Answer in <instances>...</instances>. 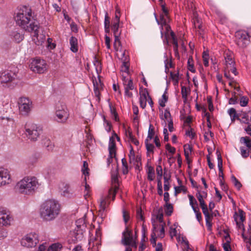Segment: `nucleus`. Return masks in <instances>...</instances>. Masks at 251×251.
<instances>
[{
	"label": "nucleus",
	"instance_id": "f257e3e1",
	"mask_svg": "<svg viewBox=\"0 0 251 251\" xmlns=\"http://www.w3.org/2000/svg\"><path fill=\"white\" fill-rule=\"evenodd\" d=\"M16 24L26 31L34 32V38H38L39 26L33 15L31 9L26 6L20 7L16 14ZM33 40L35 41V39Z\"/></svg>",
	"mask_w": 251,
	"mask_h": 251
},
{
	"label": "nucleus",
	"instance_id": "f03ea898",
	"mask_svg": "<svg viewBox=\"0 0 251 251\" xmlns=\"http://www.w3.org/2000/svg\"><path fill=\"white\" fill-rule=\"evenodd\" d=\"M60 211L58 201L50 199L46 201L41 206L40 214L43 221L50 222L54 220Z\"/></svg>",
	"mask_w": 251,
	"mask_h": 251
},
{
	"label": "nucleus",
	"instance_id": "7ed1b4c3",
	"mask_svg": "<svg viewBox=\"0 0 251 251\" xmlns=\"http://www.w3.org/2000/svg\"><path fill=\"white\" fill-rule=\"evenodd\" d=\"M39 186L37 178L35 176L25 177L16 185V189L20 194L30 195L33 194Z\"/></svg>",
	"mask_w": 251,
	"mask_h": 251
},
{
	"label": "nucleus",
	"instance_id": "20e7f679",
	"mask_svg": "<svg viewBox=\"0 0 251 251\" xmlns=\"http://www.w3.org/2000/svg\"><path fill=\"white\" fill-rule=\"evenodd\" d=\"M224 56L225 60L224 76L228 80H231L233 79V77L230 75V72L235 75H237L238 74L235 67V62L233 53L228 50H226L224 52Z\"/></svg>",
	"mask_w": 251,
	"mask_h": 251
},
{
	"label": "nucleus",
	"instance_id": "39448f33",
	"mask_svg": "<svg viewBox=\"0 0 251 251\" xmlns=\"http://www.w3.org/2000/svg\"><path fill=\"white\" fill-rule=\"evenodd\" d=\"M69 117V111L65 103L60 101L57 103L55 108L54 120L58 123L65 124Z\"/></svg>",
	"mask_w": 251,
	"mask_h": 251
},
{
	"label": "nucleus",
	"instance_id": "423d86ee",
	"mask_svg": "<svg viewBox=\"0 0 251 251\" xmlns=\"http://www.w3.org/2000/svg\"><path fill=\"white\" fill-rule=\"evenodd\" d=\"M161 10L162 13L160 14V18L158 19L157 17L156 14L155 13L154 16L155 20L158 25H161V36H163L162 30L163 29V26H164L166 30L167 33L169 31L171 32L172 31L171 29V26L168 24V23L170 21V18L169 15V11L167 8L165 7V4L161 5Z\"/></svg>",
	"mask_w": 251,
	"mask_h": 251
},
{
	"label": "nucleus",
	"instance_id": "0eeeda50",
	"mask_svg": "<svg viewBox=\"0 0 251 251\" xmlns=\"http://www.w3.org/2000/svg\"><path fill=\"white\" fill-rule=\"evenodd\" d=\"M19 113L24 116H27L30 113L32 108V101L28 98L21 97L18 102Z\"/></svg>",
	"mask_w": 251,
	"mask_h": 251
},
{
	"label": "nucleus",
	"instance_id": "6e6552de",
	"mask_svg": "<svg viewBox=\"0 0 251 251\" xmlns=\"http://www.w3.org/2000/svg\"><path fill=\"white\" fill-rule=\"evenodd\" d=\"M29 67L31 70L34 73L43 74L47 71L48 65L45 60L36 57L32 60Z\"/></svg>",
	"mask_w": 251,
	"mask_h": 251
},
{
	"label": "nucleus",
	"instance_id": "1a4fd4ad",
	"mask_svg": "<svg viewBox=\"0 0 251 251\" xmlns=\"http://www.w3.org/2000/svg\"><path fill=\"white\" fill-rule=\"evenodd\" d=\"M25 134L31 141H36L39 137L41 129L34 124H26L25 126Z\"/></svg>",
	"mask_w": 251,
	"mask_h": 251
},
{
	"label": "nucleus",
	"instance_id": "9d476101",
	"mask_svg": "<svg viewBox=\"0 0 251 251\" xmlns=\"http://www.w3.org/2000/svg\"><path fill=\"white\" fill-rule=\"evenodd\" d=\"M38 235L34 232L30 233L25 236L21 240V245L27 248H32L38 243Z\"/></svg>",
	"mask_w": 251,
	"mask_h": 251
},
{
	"label": "nucleus",
	"instance_id": "9b49d317",
	"mask_svg": "<svg viewBox=\"0 0 251 251\" xmlns=\"http://www.w3.org/2000/svg\"><path fill=\"white\" fill-rule=\"evenodd\" d=\"M236 44L241 48H245L250 43V39L248 32L245 30H239L235 33Z\"/></svg>",
	"mask_w": 251,
	"mask_h": 251
},
{
	"label": "nucleus",
	"instance_id": "f8f14e48",
	"mask_svg": "<svg viewBox=\"0 0 251 251\" xmlns=\"http://www.w3.org/2000/svg\"><path fill=\"white\" fill-rule=\"evenodd\" d=\"M122 80L125 96L128 98L132 97L133 94L130 91L135 89L137 91L136 88L133 84V80L131 78L130 76L125 75L124 74L122 75Z\"/></svg>",
	"mask_w": 251,
	"mask_h": 251
},
{
	"label": "nucleus",
	"instance_id": "ddd939ff",
	"mask_svg": "<svg viewBox=\"0 0 251 251\" xmlns=\"http://www.w3.org/2000/svg\"><path fill=\"white\" fill-rule=\"evenodd\" d=\"M13 221V216L9 210L3 208L0 209V225L10 226Z\"/></svg>",
	"mask_w": 251,
	"mask_h": 251
},
{
	"label": "nucleus",
	"instance_id": "4468645a",
	"mask_svg": "<svg viewBox=\"0 0 251 251\" xmlns=\"http://www.w3.org/2000/svg\"><path fill=\"white\" fill-rule=\"evenodd\" d=\"M12 181L9 171L3 168H0V186L11 183Z\"/></svg>",
	"mask_w": 251,
	"mask_h": 251
},
{
	"label": "nucleus",
	"instance_id": "2eb2a0df",
	"mask_svg": "<svg viewBox=\"0 0 251 251\" xmlns=\"http://www.w3.org/2000/svg\"><path fill=\"white\" fill-rule=\"evenodd\" d=\"M9 36L14 42L19 43L24 38V33L19 28H15L10 32Z\"/></svg>",
	"mask_w": 251,
	"mask_h": 251
},
{
	"label": "nucleus",
	"instance_id": "dca6fc26",
	"mask_svg": "<svg viewBox=\"0 0 251 251\" xmlns=\"http://www.w3.org/2000/svg\"><path fill=\"white\" fill-rule=\"evenodd\" d=\"M132 230L128 228L126 226L125 230L122 233V242L124 245L128 246L130 245L132 240Z\"/></svg>",
	"mask_w": 251,
	"mask_h": 251
},
{
	"label": "nucleus",
	"instance_id": "f3484780",
	"mask_svg": "<svg viewBox=\"0 0 251 251\" xmlns=\"http://www.w3.org/2000/svg\"><path fill=\"white\" fill-rule=\"evenodd\" d=\"M139 103L140 107L144 109L146 107L147 101L149 99V93L147 88H140Z\"/></svg>",
	"mask_w": 251,
	"mask_h": 251
},
{
	"label": "nucleus",
	"instance_id": "a211bd4d",
	"mask_svg": "<svg viewBox=\"0 0 251 251\" xmlns=\"http://www.w3.org/2000/svg\"><path fill=\"white\" fill-rule=\"evenodd\" d=\"M193 20L194 26L195 28L196 29V33L198 34L200 36H201V37H202L203 31L201 29V20L199 18L198 14L196 12H194L193 13Z\"/></svg>",
	"mask_w": 251,
	"mask_h": 251
},
{
	"label": "nucleus",
	"instance_id": "6ab92c4d",
	"mask_svg": "<svg viewBox=\"0 0 251 251\" xmlns=\"http://www.w3.org/2000/svg\"><path fill=\"white\" fill-rule=\"evenodd\" d=\"M111 181L112 187L109 190V195L112 194V200H114L117 191L119 190V180L117 175H112Z\"/></svg>",
	"mask_w": 251,
	"mask_h": 251
},
{
	"label": "nucleus",
	"instance_id": "aec40b11",
	"mask_svg": "<svg viewBox=\"0 0 251 251\" xmlns=\"http://www.w3.org/2000/svg\"><path fill=\"white\" fill-rule=\"evenodd\" d=\"M14 74L11 72L5 71L0 75V82L2 84H7L14 79Z\"/></svg>",
	"mask_w": 251,
	"mask_h": 251
},
{
	"label": "nucleus",
	"instance_id": "412c9836",
	"mask_svg": "<svg viewBox=\"0 0 251 251\" xmlns=\"http://www.w3.org/2000/svg\"><path fill=\"white\" fill-rule=\"evenodd\" d=\"M109 196L107 197H102L100 198V214L103 213L106 210V207L108 206L109 203ZM102 216V214H101V216Z\"/></svg>",
	"mask_w": 251,
	"mask_h": 251
},
{
	"label": "nucleus",
	"instance_id": "4be33fe9",
	"mask_svg": "<svg viewBox=\"0 0 251 251\" xmlns=\"http://www.w3.org/2000/svg\"><path fill=\"white\" fill-rule=\"evenodd\" d=\"M171 38L172 40V43L173 45V49L175 52V55L176 57H179L177 39L176 37L175 33L173 31H171Z\"/></svg>",
	"mask_w": 251,
	"mask_h": 251
},
{
	"label": "nucleus",
	"instance_id": "5701e85b",
	"mask_svg": "<svg viewBox=\"0 0 251 251\" xmlns=\"http://www.w3.org/2000/svg\"><path fill=\"white\" fill-rule=\"evenodd\" d=\"M94 84V91L95 96L98 98V100H100V91L102 89V84L101 83L100 80H99V82L96 81L95 82L93 81Z\"/></svg>",
	"mask_w": 251,
	"mask_h": 251
},
{
	"label": "nucleus",
	"instance_id": "b1692460",
	"mask_svg": "<svg viewBox=\"0 0 251 251\" xmlns=\"http://www.w3.org/2000/svg\"><path fill=\"white\" fill-rule=\"evenodd\" d=\"M70 50L73 52H76L78 50L77 39L75 37L72 36L69 40Z\"/></svg>",
	"mask_w": 251,
	"mask_h": 251
},
{
	"label": "nucleus",
	"instance_id": "393cba45",
	"mask_svg": "<svg viewBox=\"0 0 251 251\" xmlns=\"http://www.w3.org/2000/svg\"><path fill=\"white\" fill-rule=\"evenodd\" d=\"M203 197H204V196L202 195L201 192L199 190H198L197 193H196V197L200 202V205L202 210L207 208V205L205 203V202L203 200Z\"/></svg>",
	"mask_w": 251,
	"mask_h": 251
},
{
	"label": "nucleus",
	"instance_id": "a878e982",
	"mask_svg": "<svg viewBox=\"0 0 251 251\" xmlns=\"http://www.w3.org/2000/svg\"><path fill=\"white\" fill-rule=\"evenodd\" d=\"M73 194V191L70 186L68 184H65L62 189V195L65 197H70Z\"/></svg>",
	"mask_w": 251,
	"mask_h": 251
},
{
	"label": "nucleus",
	"instance_id": "bb28decb",
	"mask_svg": "<svg viewBox=\"0 0 251 251\" xmlns=\"http://www.w3.org/2000/svg\"><path fill=\"white\" fill-rule=\"evenodd\" d=\"M129 67V64L128 62L124 61L123 62L121 70L122 72V75L124 74L125 75L130 76Z\"/></svg>",
	"mask_w": 251,
	"mask_h": 251
},
{
	"label": "nucleus",
	"instance_id": "cd10ccee",
	"mask_svg": "<svg viewBox=\"0 0 251 251\" xmlns=\"http://www.w3.org/2000/svg\"><path fill=\"white\" fill-rule=\"evenodd\" d=\"M240 142L241 144H245L249 150H251V139L249 137L245 136L241 137Z\"/></svg>",
	"mask_w": 251,
	"mask_h": 251
},
{
	"label": "nucleus",
	"instance_id": "c85d7f7f",
	"mask_svg": "<svg viewBox=\"0 0 251 251\" xmlns=\"http://www.w3.org/2000/svg\"><path fill=\"white\" fill-rule=\"evenodd\" d=\"M188 197L190 201V205L191 206L194 211H196L197 208H199L198 202L194 197L191 195H188Z\"/></svg>",
	"mask_w": 251,
	"mask_h": 251
},
{
	"label": "nucleus",
	"instance_id": "c756f323",
	"mask_svg": "<svg viewBox=\"0 0 251 251\" xmlns=\"http://www.w3.org/2000/svg\"><path fill=\"white\" fill-rule=\"evenodd\" d=\"M184 155L187 160L188 159L190 154H191L192 151V147L189 144H185L183 146Z\"/></svg>",
	"mask_w": 251,
	"mask_h": 251
},
{
	"label": "nucleus",
	"instance_id": "7c9ffc66",
	"mask_svg": "<svg viewBox=\"0 0 251 251\" xmlns=\"http://www.w3.org/2000/svg\"><path fill=\"white\" fill-rule=\"evenodd\" d=\"M109 106L110 108V113L113 117V119L115 121H119V116L116 111V108L113 106L111 103H109Z\"/></svg>",
	"mask_w": 251,
	"mask_h": 251
},
{
	"label": "nucleus",
	"instance_id": "2f4dec72",
	"mask_svg": "<svg viewBox=\"0 0 251 251\" xmlns=\"http://www.w3.org/2000/svg\"><path fill=\"white\" fill-rule=\"evenodd\" d=\"M62 248V246L60 243H54L48 248L47 251H60Z\"/></svg>",
	"mask_w": 251,
	"mask_h": 251
},
{
	"label": "nucleus",
	"instance_id": "473e14b6",
	"mask_svg": "<svg viewBox=\"0 0 251 251\" xmlns=\"http://www.w3.org/2000/svg\"><path fill=\"white\" fill-rule=\"evenodd\" d=\"M120 36H115V40H114V47L116 51H121V43L120 40L119 38Z\"/></svg>",
	"mask_w": 251,
	"mask_h": 251
},
{
	"label": "nucleus",
	"instance_id": "72a5a7b5",
	"mask_svg": "<svg viewBox=\"0 0 251 251\" xmlns=\"http://www.w3.org/2000/svg\"><path fill=\"white\" fill-rule=\"evenodd\" d=\"M119 23H112L111 29L113 32L114 37L120 36L121 32H120L119 31Z\"/></svg>",
	"mask_w": 251,
	"mask_h": 251
},
{
	"label": "nucleus",
	"instance_id": "f704fd0d",
	"mask_svg": "<svg viewBox=\"0 0 251 251\" xmlns=\"http://www.w3.org/2000/svg\"><path fill=\"white\" fill-rule=\"evenodd\" d=\"M165 212L167 216H171L173 212V206L169 202L166 203L164 206Z\"/></svg>",
	"mask_w": 251,
	"mask_h": 251
},
{
	"label": "nucleus",
	"instance_id": "c9c22d12",
	"mask_svg": "<svg viewBox=\"0 0 251 251\" xmlns=\"http://www.w3.org/2000/svg\"><path fill=\"white\" fill-rule=\"evenodd\" d=\"M148 179L150 181H152L155 177L154 171L152 167L150 166L147 170Z\"/></svg>",
	"mask_w": 251,
	"mask_h": 251
},
{
	"label": "nucleus",
	"instance_id": "e433bc0d",
	"mask_svg": "<svg viewBox=\"0 0 251 251\" xmlns=\"http://www.w3.org/2000/svg\"><path fill=\"white\" fill-rule=\"evenodd\" d=\"M122 172L124 175H126L128 173V166L125 158H123L122 159Z\"/></svg>",
	"mask_w": 251,
	"mask_h": 251
},
{
	"label": "nucleus",
	"instance_id": "4c0bfd02",
	"mask_svg": "<svg viewBox=\"0 0 251 251\" xmlns=\"http://www.w3.org/2000/svg\"><path fill=\"white\" fill-rule=\"evenodd\" d=\"M188 69L192 73L195 72V69L194 66V60L192 56L189 57L187 61Z\"/></svg>",
	"mask_w": 251,
	"mask_h": 251
},
{
	"label": "nucleus",
	"instance_id": "58836bf2",
	"mask_svg": "<svg viewBox=\"0 0 251 251\" xmlns=\"http://www.w3.org/2000/svg\"><path fill=\"white\" fill-rule=\"evenodd\" d=\"M145 144L148 152L153 153L154 148V146H153V145L151 143H149V140H148V139L145 140Z\"/></svg>",
	"mask_w": 251,
	"mask_h": 251
},
{
	"label": "nucleus",
	"instance_id": "ea45409f",
	"mask_svg": "<svg viewBox=\"0 0 251 251\" xmlns=\"http://www.w3.org/2000/svg\"><path fill=\"white\" fill-rule=\"evenodd\" d=\"M94 65L95 66L96 71L98 73L99 72H100L101 71V64L100 61L97 58L96 56L94 57Z\"/></svg>",
	"mask_w": 251,
	"mask_h": 251
},
{
	"label": "nucleus",
	"instance_id": "a19ab883",
	"mask_svg": "<svg viewBox=\"0 0 251 251\" xmlns=\"http://www.w3.org/2000/svg\"><path fill=\"white\" fill-rule=\"evenodd\" d=\"M202 212L205 216L206 221H212L213 217V213L210 214L208 208L202 210Z\"/></svg>",
	"mask_w": 251,
	"mask_h": 251
},
{
	"label": "nucleus",
	"instance_id": "79ce46f5",
	"mask_svg": "<svg viewBox=\"0 0 251 251\" xmlns=\"http://www.w3.org/2000/svg\"><path fill=\"white\" fill-rule=\"evenodd\" d=\"M225 238L226 240V242L223 244V248L225 251H231V249L229 244L230 241L228 240L230 238L229 235H226Z\"/></svg>",
	"mask_w": 251,
	"mask_h": 251
},
{
	"label": "nucleus",
	"instance_id": "37998d69",
	"mask_svg": "<svg viewBox=\"0 0 251 251\" xmlns=\"http://www.w3.org/2000/svg\"><path fill=\"white\" fill-rule=\"evenodd\" d=\"M154 135V129L153 126L151 124L150 125L148 136L146 139H148V140H151L153 137Z\"/></svg>",
	"mask_w": 251,
	"mask_h": 251
},
{
	"label": "nucleus",
	"instance_id": "c03bdc74",
	"mask_svg": "<svg viewBox=\"0 0 251 251\" xmlns=\"http://www.w3.org/2000/svg\"><path fill=\"white\" fill-rule=\"evenodd\" d=\"M236 217H237V212H235L233 215V218H234V221L236 222V225L239 228H241V229L242 228L243 229V231H244L245 227H244V226L243 224V222H240L239 220L237 219Z\"/></svg>",
	"mask_w": 251,
	"mask_h": 251
},
{
	"label": "nucleus",
	"instance_id": "a18cd8bd",
	"mask_svg": "<svg viewBox=\"0 0 251 251\" xmlns=\"http://www.w3.org/2000/svg\"><path fill=\"white\" fill-rule=\"evenodd\" d=\"M237 219L240 222H243L245 220V213L241 209L238 210V213L237 212Z\"/></svg>",
	"mask_w": 251,
	"mask_h": 251
},
{
	"label": "nucleus",
	"instance_id": "49530a36",
	"mask_svg": "<svg viewBox=\"0 0 251 251\" xmlns=\"http://www.w3.org/2000/svg\"><path fill=\"white\" fill-rule=\"evenodd\" d=\"M228 113L230 116L232 121H234L236 118L238 119L236 114V110L233 108H231L228 110Z\"/></svg>",
	"mask_w": 251,
	"mask_h": 251
},
{
	"label": "nucleus",
	"instance_id": "de8ad7c7",
	"mask_svg": "<svg viewBox=\"0 0 251 251\" xmlns=\"http://www.w3.org/2000/svg\"><path fill=\"white\" fill-rule=\"evenodd\" d=\"M189 90L185 86H181V93L182 98L185 100H186L188 95Z\"/></svg>",
	"mask_w": 251,
	"mask_h": 251
},
{
	"label": "nucleus",
	"instance_id": "09e8293b",
	"mask_svg": "<svg viewBox=\"0 0 251 251\" xmlns=\"http://www.w3.org/2000/svg\"><path fill=\"white\" fill-rule=\"evenodd\" d=\"M171 77L174 82V85H176L178 83L179 80V73L178 72L177 73H172L171 72L170 74Z\"/></svg>",
	"mask_w": 251,
	"mask_h": 251
},
{
	"label": "nucleus",
	"instance_id": "8fccbe9b",
	"mask_svg": "<svg viewBox=\"0 0 251 251\" xmlns=\"http://www.w3.org/2000/svg\"><path fill=\"white\" fill-rule=\"evenodd\" d=\"M202 59L203 64L205 67H208L209 65V55L207 53L204 51L202 54Z\"/></svg>",
	"mask_w": 251,
	"mask_h": 251
},
{
	"label": "nucleus",
	"instance_id": "3c124183",
	"mask_svg": "<svg viewBox=\"0 0 251 251\" xmlns=\"http://www.w3.org/2000/svg\"><path fill=\"white\" fill-rule=\"evenodd\" d=\"M168 97L164 94L162 96V99L159 100V104L160 106L164 107L165 106V103L167 101Z\"/></svg>",
	"mask_w": 251,
	"mask_h": 251
},
{
	"label": "nucleus",
	"instance_id": "603ef678",
	"mask_svg": "<svg viewBox=\"0 0 251 251\" xmlns=\"http://www.w3.org/2000/svg\"><path fill=\"white\" fill-rule=\"evenodd\" d=\"M249 102V99L246 96H242L240 100V104L241 106H246Z\"/></svg>",
	"mask_w": 251,
	"mask_h": 251
},
{
	"label": "nucleus",
	"instance_id": "864d4df0",
	"mask_svg": "<svg viewBox=\"0 0 251 251\" xmlns=\"http://www.w3.org/2000/svg\"><path fill=\"white\" fill-rule=\"evenodd\" d=\"M240 150L241 151V154L243 158H246L249 156V151L246 150L244 147H242L240 148Z\"/></svg>",
	"mask_w": 251,
	"mask_h": 251
},
{
	"label": "nucleus",
	"instance_id": "5fc2aeb1",
	"mask_svg": "<svg viewBox=\"0 0 251 251\" xmlns=\"http://www.w3.org/2000/svg\"><path fill=\"white\" fill-rule=\"evenodd\" d=\"M155 231H156V228L155 226H154L153 232L151 233V243L152 244L153 247H154L156 245V234L155 233Z\"/></svg>",
	"mask_w": 251,
	"mask_h": 251
},
{
	"label": "nucleus",
	"instance_id": "6e6d98bb",
	"mask_svg": "<svg viewBox=\"0 0 251 251\" xmlns=\"http://www.w3.org/2000/svg\"><path fill=\"white\" fill-rule=\"evenodd\" d=\"M44 144L47 148L48 150H51L53 149L52 143L49 139H45L44 140Z\"/></svg>",
	"mask_w": 251,
	"mask_h": 251
},
{
	"label": "nucleus",
	"instance_id": "4d7b16f0",
	"mask_svg": "<svg viewBox=\"0 0 251 251\" xmlns=\"http://www.w3.org/2000/svg\"><path fill=\"white\" fill-rule=\"evenodd\" d=\"M130 151L129 153L128 154L129 162L131 163L132 161H133L135 159V153L133 149V147L130 146Z\"/></svg>",
	"mask_w": 251,
	"mask_h": 251
},
{
	"label": "nucleus",
	"instance_id": "13d9d810",
	"mask_svg": "<svg viewBox=\"0 0 251 251\" xmlns=\"http://www.w3.org/2000/svg\"><path fill=\"white\" fill-rule=\"evenodd\" d=\"M88 165L86 161L83 162V168H82V171L83 172V174L86 176L89 174L88 172Z\"/></svg>",
	"mask_w": 251,
	"mask_h": 251
},
{
	"label": "nucleus",
	"instance_id": "bf43d9fd",
	"mask_svg": "<svg viewBox=\"0 0 251 251\" xmlns=\"http://www.w3.org/2000/svg\"><path fill=\"white\" fill-rule=\"evenodd\" d=\"M103 121L105 125V128L106 130L108 132L110 131L112 127V126L110 122L106 120L104 116L103 117Z\"/></svg>",
	"mask_w": 251,
	"mask_h": 251
},
{
	"label": "nucleus",
	"instance_id": "052dcab7",
	"mask_svg": "<svg viewBox=\"0 0 251 251\" xmlns=\"http://www.w3.org/2000/svg\"><path fill=\"white\" fill-rule=\"evenodd\" d=\"M232 180L234 183V186L238 189H240V188L242 186L241 183L238 181V180L234 176H231Z\"/></svg>",
	"mask_w": 251,
	"mask_h": 251
},
{
	"label": "nucleus",
	"instance_id": "680f3d73",
	"mask_svg": "<svg viewBox=\"0 0 251 251\" xmlns=\"http://www.w3.org/2000/svg\"><path fill=\"white\" fill-rule=\"evenodd\" d=\"M164 118L168 122H169L170 119H172L171 113L168 109H166L164 113Z\"/></svg>",
	"mask_w": 251,
	"mask_h": 251
},
{
	"label": "nucleus",
	"instance_id": "e2e57ef3",
	"mask_svg": "<svg viewBox=\"0 0 251 251\" xmlns=\"http://www.w3.org/2000/svg\"><path fill=\"white\" fill-rule=\"evenodd\" d=\"M175 195H177V194L180 193L181 191H185L186 189L185 187L183 185H181L180 186H176L175 187Z\"/></svg>",
	"mask_w": 251,
	"mask_h": 251
},
{
	"label": "nucleus",
	"instance_id": "0e129e2a",
	"mask_svg": "<svg viewBox=\"0 0 251 251\" xmlns=\"http://www.w3.org/2000/svg\"><path fill=\"white\" fill-rule=\"evenodd\" d=\"M108 148L116 149V143L113 136L110 138Z\"/></svg>",
	"mask_w": 251,
	"mask_h": 251
},
{
	"label": "nucleus",
	"instance_id": "69168bd1",
	"mask_svg": "<svg viewBox=\"0 0 251 251\" xmlns=\"http://www.w3.org/2000/svg\"><path fill=\"white\" fill-rule=\"evenodd\" d=\"M185 134L190 137H191V139L194 138L195 136V133L194 132L193 129L192 128H190L189 130L186 131Z\"/></svg>",
	"mask_w": 251,
	"mask_h": 251
},
{
	"label": "nucleus",
	"instance_id": "338daca9",
	"mask_svg": "<svg viewBox=\"0 0 251 251\" xmlns=\"http://www.w3.org/2000/svg\"><path fill=\"white\" fill-rule=\"evenodd\" d=\"M166 149L172 154L176 152V148L172 147L169 144L166 145Z\"/></svg>",
	"mask_w": 251,
	"mask_h": 251
},
{
	"label": "nucleus",
	"instance_id": "774afa93",
	"mask_svg": "<svg viewBox=\"0 0 251 251\" xmlns=\"http://www.w3.org/2000/svg\"><path fill=\"white\" fill-rule=\"evenodd\" d=\"M209 133L211 137H214V133L210 130H208L207 132H205L204 134V138L206 142H208L209 141V139L207 136V135Z\"/></svg>",
	"mask_w": 251,
	"mask_h": 251
}]
</instances>
